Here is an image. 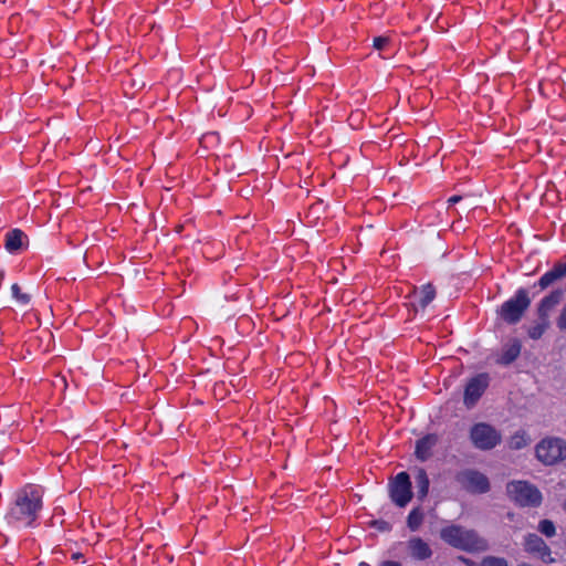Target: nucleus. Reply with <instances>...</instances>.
I'll list each match as a JSON object with an SVG mask.
<instances>
[{
	"mask_svg": "<svg viewBox=\"0 0 566 566\" xmlns=\"http://www.w3.org/2000/svg\"><path fill=\"white\" fill-rule=\"evenodd\" d=\"M42 490L36 485H25L15 493L7 514L10 525L21 528L32 526L42 509Z\"/></svg>",
	"mask_w": 566,
	"mask_h": 566,
	"instance_id": "obj_1",
	"label": "nucleus"
},
{
	"mask_svg": "<svg viewBox=\"0 0 566 566\" xmlns=\"http://www.w3.org/2000/svg\"><path fill=\"white\" fill-rule=\"evenodd\" d=\"M440 537L449 545L468 552H483L488 549V543L474 531L459 525H450L440 531Z\"/></svg>",
	"mask_w": 566,
	"mask_h": 566,
	"instance_id": "obj_2",
	"label": "nucleus"
},
{
	"mask_svg": "<svg viewBox=\"0 0 566 566\" xmlns=\"http://www.w3.org/2000/svg\"><path fill=\"white\" fill-rule=\"evenodd\" d=\"M506 491L510 499L521 506H538L542 503L539 490L528 482H510Z\"/></svg>",
	"mask_w": 566,
	"mask_h": 566,
	"instance_id": "obj_3",
	"label": "nucleus"
},
{
	"mask_svg": "<svg viewBox=\"0 0 566 566\" xmlns=\"http://www.w3.org/2000/svg\"><path fill=\"white\" fill-rule=\"evenodd\" d=\"M536 457L544 464L552 465L566 458V441L560 438H545L536 446Z\"/></svg>",
	"mask_w": 566,
	"mask_h": 566,
	"instance_id": "obj_4",
	"label": "nucleus"
},
{
	"mask_svg": "<svg viewBox=\"0 0 566 566\" xmlns=\"http://www.w3.org/2000/svg\"><path fill=\"white\" fill-rule=\"evenodd\" d=\"M501 433L485 422L475 423L470 430V440L479 450H491L501 442Z\"/></svg>",
	"mask_w": 566,
	"mask_h": 566,
	"instance_id": "obj_5",
	"label": "nucleus"
},
{
	"mask_svg": "<svg viewBox=\"0 0 566 566\" xmlns=\"http://www.w3.org/2000/svg\"><path fill=\"white\" fill-rule=\"evenodd\" d=\"M530 304L531 300L528 297L527 291L521 289L512 298L503 303L500 312L501 317L510 324H515L521 319L523 313L528 308Z\"/></svg>",
	"mask_w": 566,
	"mask_h": 566,
	"instance_id": "obj_6",
	"label": "nucleus"
},
{
	"mask_svg": "<svg viewBox=\"0 0 566 566\" xmlns=\"http://www.w3.org/2000/svg\"><path fill=\"white\" fill-rule=\"evenodd\" d=\"M457 482L470 493H485L490 489L489 479L476 470H464L457 474Z\"/></svg>",
	"mask_w": 566,
	"mask_h": 566,
	"instance_id": "obj_7",
	"label": "nucleus"
},
{
	"mask_svg": "<svg viewBox=\"0 0 566 566\" xmlns=\"http://www.w3.org/2000/svg\"><path fill=\"white\" fill-rule=\"evenodd\" d=\"M390 497L400 507H405L410 502L412 497L411 483L406 472L398 473L390 483Z\"/></svg>",
	"mask_w": 566,
	"mask_h": 566,
	"instance_id": "obj_8",
	"label": "nucleus"
},
{
	"mask_svg": "<svg viewBox=\"0 0 566 566\" xmlns=\"http://www.w3.org/2000/svg\"><path fill=\"white\" fill-rule=\"evenodd\" d=\"M523 546L524 551L534 559L545 564L555 562V558L552 557L551 548L547 546L544 539L536 534H527L524 537Z\"/></svg>",
	"mask_w": 566,
	"mask_h": 566,
	"instance_id": "obj_9",
	"label": "nucleus"
},
{
	"mask_svg": "<svg viewBox=\"0 0 566 566\" xmlns=\"http://www.w3.org/2000/svg\"><path fill=\"white\" fill-rule=\"evenodd\" d=\"M489 386V377L480 374L468 382L464 390V403L467 407H473Z\"/></svg>",
	"mask_w": 566,
	"mask_h": 566,
	"instance_id": "obj_10",
	"label": "nucleus"
},
{
	"mask_svg": "<svg viewBox=\"0 0 566 566\" xmlns=\"http://www.w3.org/2000/svg\"><path fill=\"white\" fill-rule=\"evenodd\" d=\"M407 549L410 557L416 560H426L432 556V549L430 545L418 536H413L408 539Z\"/></svg>",
	"mask_w": 566,
	"mask_h": 566,
	"instance_id": "obj_11",
	"label": "nucleus"
},
{
	"mask_svg": "<svg viewBox=\"0 0 566 566\" xmlns=\"http://www.w3.org/2000/svg\"><path fill=\"white\" fill-rule=\"evenodd\" d=\"M562 297L563 292L555 290L541 301L537 308L541 321H548L551 312L560 303Z\"/></svg>",
	"mask_w": 566,
	"mask_h": 566,
	"instance_id": "obj_12",
	"label": "nucleus"
},
{
	"mask_svg": "<svg viewBox=\"0 0 566 566\" xmlns=\"http://www.w3.org/2000/svg\"><path fill=\"white\" fill-rule=\"evenodd\" d=\"M521 343L517 339H511L495 357V363L500 365H510L521 353Z\"/></svg>",
	"mask_w": 566,
	"mask_h": 566,
	"instance_id": "obj_13",
	"label": "nucleus"
},
{
	"mask_svg": "<svg viewBox=\"0 0 566 566\" xmlns=\"http://www.w3.org/2000/svg\"><path fill=\"white\" fill-rule=\"evenodd\" d=\"M564 277H566V262H559L556 263L552 270L541 276L538 280V285L544 290Z\"/></svg>",
	"mask_w": 566,
	"mask_h": 566,
	"instance_id": "obj_14",
	"label": "nucleus"
},
{
	"mask_svg": "<svg viewBox=\"0 0 566 566\" xmlns=\"http://www.w3.org/2000/svg\"><path fill=\"white\" fill-rule=\"evenodd\" d=\"M438 442V437L436 434H428L422 439L417 441L416 444V457L426 461L432 455V449Z\"/></svg>",
	"mask_w": 566,
	"mask_h": 566,
	"instance_id": "obj_15",
	"label": "nucleus"
},
{
	"mask_svg": "<svg viewBox=\"0 0 566 566\" xmlns=\"http://www.w3.org/2000/svg\"><path fill=\"white\" fill-rule=\"evenodd\" d=\"M436 297V289L432 284L427 283L419 290L415 291V298L421 308H426Z\"/></svg>",
	"mask_w": 566,
	"mask_h": 566,
	"instance_id": "obj_16",
	"label": "nucleus"
},
{
	"mask_svg": "<svg viewBox=\"0 0 566 566\" xmlns=\"http://www.w3.org/2000/svg\"><path fill=\"white\" fill-rule=\"evenodd\" d=\"M25 234L19 230L13 229L6 234L4 247L9 252H17L23 245V240L25 239Z\"/></svg>",
	"mask_w": 566,
	"mask_h": 566,
	"instance_id": "obj_17",
	"label": "nucleus"
},
{
	"mask_svg": "<svg viewBox=\"0 0 566 566\" xmlns=\"http://www.w3.org/2000/svg\"><path fill=\"white\" fill-rule=\"evenodd\" d=\"M424 514L420 507H415L410 511L407 517V526L411 532H416L419 530L421 524L423 523Z\"/></svg>",
	"mask_w": 566,
	"mask_h": 566,
	"instance_id": "obj_18",
	"label": "nucleus"
},
{
	"mask_svg": "<svg viewBox=\"0 0 566 566\" xmlns=\"http://www.w3.org/2000/svg\"><path fill=\"white\" fill-rule=\"evenodd\" d=\"M530 442L531 439L525 431H517L510 438L509 447L513 450H520L528 446Z\"/></svg>",
	"mask_w": 566,
	"mask_h": 566,
	"instance_id": "obj_19",
	"label": "nucleus"
},
{
	"mask_svg": "<svg viewBox=\"0 0 566 566\" xmlns=\"http://www.w3.org/2000/svg\"><path fill=\"white\" fill-rule=\"evenodd\" d=\"M416 483L418 488L419 497L423 499L427 496L429 491V479L423 469L418 470L416 475Z\"/></svg>",
	"mask_w": 566,
	"mask_h": 566,
	"instance_id": "obj_20",
	"label": "nucleus"
},
{
	"mask_svg": "<svg viewBox=\"0 0 566 566\" xmlns=\"http://www.w3.org/2000/svg\"><path fill=\"white\" fill-rule=\"evenodd\" d=\"M11 293H12V296L15 298V301L20 304V305H28L31 301V295L28 294V293H23L21 291V287L19 284L14 283L12 286H11Z\"/></svg>",
	"mask_w": 566,
	"mask_h": 566,
	"instance_id": "obj_21",
	"label": "nucleus"
},
{
	"mask_svg": "<svg viewBox=\"0 0 566 566\" xmlns=\"http://www.w3.org/2000/svg\"><path fill=\"white\" fill-rule=\"evenodd\" d=\"M548 325H549L548 321H541L539 323L531 326L528 328L527 334L532 339H538L543 336V334L547 329Z\"/></svg>",
	"mask_w": 566,
	"mask_h": 566,
	"instance_id": "obj_22",
	"label": "nucleus"
},
{
	"mask_svg": "<svg viewBox=\"0 0 566 566\" xmlns=\"http://www.w3.org/2000/svg\"><path fill=\"white\" fill-rule=\"evenodd\" d=\"M538 531L546 537H553L556 535V527L551 520H542L538 523Z\"/></svg>",
	"mask_w": 566,
	"mask_h": 566,
	"instance_id": "obj_23",
	"label": "nucleus"
},
{
	"mask_svg": "<svg viewBox=\"0 0 566 566\" xmlns=\"http://www.w3.org/2000/svg\"><path fill=\"white\" fill-rule=\"evenodd\" d=\"M481 566H509L502 557L488 556L481 560Z\"/></svg>",
	"mask_w": 566,
	"mask_h": 566,
	"instance_id": "obj_24",
	"label": "nucleus"
},
{
	"mask_svg": "<svg viewBox=\"0 0 566 566\" xmlns=\"http://www.w3.org/2000/svg\"><path fill=\"white\" fill-rule=\"evenodd\" d=\"M389 44V38L377 36L374 39V48L379 51H384Z\"/></svg>",
	"mask_w": 566,
	"mask_h": 566,
	"instance_id": "obj_25",
	"label": "nucleus"
},
{
	"mask_svg": "<svg viewBox=\"0 0 566 566\" xmlns=\"http://www.w3.org/2000/svg\"><path fill=\"white\" fill-rule=\"evenodd\" d=\"M556 325L560 331H566V305L562 308Z\"/></svg>",
	"mask_w": 566,
	"mask_h": 566,
	"instance_id": "obj_26",
	"label": "nucleus"
},
{
	"mask_svg": "<svg viewBox=\"0 0 566 566\" xmlns=\"http://www.w3.org/2000/svg\"><path fill=\"white\" fill-rule=\"evenodd\" d=\"M460 560L467 564L468 566H481V562H474L465 557H460Z\"/></svg>",
	"mask_w": 566,
	"mask_h": 566,
	"instance_id": "obj_27",
	"label": "nucleus"
},
{
	"mask_svg": "<svg viewBox=\"0 0 566 566\" xmlns=\"http://www.w3.org/2000/svg\"><path fill=\"white\" fill-rule=\"evenodd\" d=\"M378 566H402V564L396 560H384Z\"/></svg>",
	"mask_w": 566,
	"mask_h": 566,
	"instance_id": "obj_28",
	"label": "nucleus"
},
{
	"mask_svg": "<svg viewBox=\"0 0 566 566\" xmlns=\"http://www.w3.org/2000/svg\"><path fill=\"white\" fill-rule=\"evenodd\" d=\"M462 199L461 196H452L448 199L449 205H455Z\"/></svg>",
	"mask_w": 566,
	"mask_h": 566,
	"instance_id": "obj_29",
	"label": "nucleus"
},
{
	"mask_svg": "<svg viewBox=\"0 0 566 566\" xmlns=\"http://www.w3.org/2000/svg\"><path fill=\"white\" fill-rule=\"evenodd\" d=\"M380 530L388 531V530H390V526L388 523L382 522V525H380Z\"/></svg>",
	"mask_w": 566,
	"mask_h": 566,
	"instance_id": "obj_30",
	"label": "nucleus"
},
{
	"mask_svg": "<svg viewBox=\"0 0 566 566\" xmlns=\"http://www.w3.org/2000/svg\"><path fill=\"white\" fill-rule=\"evenodd\" d=\"M562 506H563V510H564V511H565V513H566V500L563 502V505H562Z\"/></svg>",
	"mask_w": 566,
	"mask_h": 566,
	"instance_id": "obj_31",
	"label": "nucleus"
},
{
	"mask_svg": "<svg viewBox=\"0 0 566 566\" xmlns=\"http://www.w3.org/2000/svg\"><path fill=\"white\" fill-rule=\"evenodd\" d=\"M360 566H368L366 563H361Z\"/></svg>",
	"mask_w": 566,
	"mask_h": 566,
	"instance_id": "obj_32",
	"label": "nucleus"
}]
</instances>
